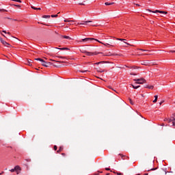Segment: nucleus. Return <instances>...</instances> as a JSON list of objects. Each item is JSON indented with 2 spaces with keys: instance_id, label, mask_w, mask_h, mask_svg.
Returning <instances> with one entry per match:
<instances>
[{
  "instance_id": "nucleus-54",
  "label": "nucleus",
  "mask_w": 175,
  "mask_h": 175,
  "mask_svg": "<svg viewBox=\"0 0 175 175\" xmlns=\"http://www.w3.org/2000/svg\"><path fill=\"white\" fill-rule=\"evenodd\" d=\"M153 65H158L157 64H153Z\"/></svg>"
},
{
  "instance_id": "nucleus-11",
  "label": "nucleus",
  "mask_w": 175,
  "mask_h": 175,
  "mask_svg": "<svg viewBox=\"0 0 175 175\" xmlns=\"http://www.w3.org/2000/svg\"><path fill=\"white\" fill-rule=\"evenodd\" d=\"M25 65H27L28 66H32V60H28L26 63Z\"/></svg>"
},
{
  "instance_id": "nucleus-38",
  "label": "nucleus",
  "mask_w": 175,
  "mask_h": 175,
  "mask_svg": "<svg viewBox=\"0 0 175 175\" xmlns=\"http://www.w3.org/2000/svg\"><path fill=\"white\" fill-rule=\"evenodd\" d=\"M68 22H69V21H68V20H64V23H68Z\"/></svg>"
},
{
  "instance_id": "nucleus-4",
  "label": "nucleus",
  "mask_w": 175,
  "mask_h": 175,
  "mask_svg": "<svg viewBox=\"0 0 175 175\" xmlns=\"http://www.w3.org/2000/svg\"><path fill=\"white\" fill-rule=\"evenodd\" d=\"M92 40H95L96 42H98V43H101L102 44H104V46H111V44H103V42L92 38H83L81 40V42H84L85 43H90V42H92Z\"/></svg>"
},
{
  "instance_id": "nucleus-22",
  "label": "nucleus",
  "mask_w": 175,
  "mask_h": 175,
  "mask_svg": "<svg viewBox=\"0 0 175 175\" xmlns=\"http://www.w3.org/2000/svg\"><path fill=\"white\" fill-rule=\"evenodd\" d=\"M62 150H64V147L60 146V147H59V149L57 150V152H58V153L61 152V151H62Z\"/></svg>"
},
{
  "instance_id": "nucleus-28",
  "label": "nucleus",
  "mask_w": 175,
  "mask_h": 175,
  "mask_svg": "<svg viewBox=\"0 0 175 175\" xmlns=\"http://www.w3.org/2000/svg\"><path fill=\"white\" fill-rule=\"evenodd\" d=\"M3 33H8V35H10V32H6V30H3Z\"/></svg>"
},
{
  "instance_id": "nucleus-5",
  "label": "nucleus",
  "mask_w": 175,
  "mask_h": 175,
  "mask_svg": "<svg viewBox=\"0 0 175 175\" xmlns=\"http://www.w3.org/2000/svg\"><path fill=\"white\" fill-rule=\"evenodd\" d=\"M82 53H83V54H86V55H98V54H102L100 52H88L87 51H83Z\"/></svg>"
},
{
  "instance_id": "nucleus-49",
  "label": "nucleus",
  "mask_w": 175,
  "mask_h": 175,
  "mask_svg": "<svg viewBox=\"0 0 175 175\" xmlns=\"http://www.w3.org/2000/svg\"><path fill=\"white\" fill-rule=\"evenodd\" d=\"M2 36H3L4 38H6L5 35L2 34Z\"/></svg>"
},
{
  "instance_id": "nucleus-16",
  "label": "nucleus",
  "mask_w": 175,
  "mask_h": 175,
  "mask_svg": "<svg viewBox=\"0 0 175 175\" xmlns=\"http://www.w3.org/2000/svg\"><path fill=\"white\" fill-rule=\"evenodd\" d=\"M105 5H106V6H110V5H114V2H111V3L105 2Z\"/></svg>"
},
{
  "instance_id": "nucleus-46",
  "label": "nucleus",
  "mask_w": 175,
  "mask_h": 175,
  "mask_svg": "<svg viewBox=\"0 0 175 175\" xmlns=\"http://www.w3.org/2000/svg\"><path fill=\"white\" fill-rule=\"evenodd\" d=\"M62 155L65 156V153H62Z\"/></svg>"
},
{
  "instance_id": "nucleus-33",
  "label": "nucleus",
  "mask_w": 175,
  "mask_h": 175,
  "mask_svg": "<svg viewBox=\"0 0 175 175\" xmlns=\"http://www.w3.org/2000/svg\"><path fill=\"white\" fill-rule=\"evenodd\" d=\"M129 102H130V103L131 104V105H133V101H132V99H129Z\"/></svg>"
},
{
  "instance_id": "nucleus-34",
  "label": "nucleus",
  "mask_w": 175,
  "mask_h": 175,
  "mask_svg": "<svg viewBox=\"0 0 175 175\" xmlns=\"http://www.w3.org/2000/svg\"><path fill=\"white\" fill-rule=\"evenodd\" d=\"M81 72L82 73H85V72H88V70H81Z\"/></svg>"
},
{
  "instance_id": "nucleus-8",
  "label": "nucleus",
  "mask_w": 175,
  "mask_h": 175,
  "mask_svg": "<svg viewBox=\"0 0 175 175\" xmlns=\"http://www.w3.org/2000/svg\"><path fill=\"white\" fill-rule=\"evenodd\" d=\"M168 122H169V124H170V122H172L171 126H175V118L172 117L170 119H169Z\"/></svg>"
},
{
  "instance_id": "nucleus-26",
  "label": "nucleus",
  "mask_w": 175,
  "mask_h": 175,
  "mask_svg": "<svg viewBox=\"0 0 175 175\" xmlns=\"http://www.w3.org/2000/svg\"><path fill=\"white\" fill-rule=\"evenodd\" d=\"M140 85L138 86H135L133 85V88H134V90H137V88H139Z\"/></svg>"
},
{
  "instance_id": "nucleus-24",
  "label": "nucleus",
  "mask_w": 175,
  "mask_h": 175,
  "mask_svg": "<svg viewBox=\"0 0 175 175\" xmlns=\"http://www.w3.org/2000/svg\"><path fill=\"white\" fill-rule=\"evenodd\" d=\"M120 157H121V158H122V159H123V160H124L125 159V158H126V156H124V154H120Z\"/></svg>"
},
{
  "instance_id": "nucleus-17",
  "label": "nucleus",
  "mask_w": 175,
  "mask_h": 175,
  "mask_svg": "<svg viewBox=\"0 0 175 175\" xmlns=\"http://www.w3.org/2000/svg\"><path fill=\"white\" fill-rule=\"evenodd\" d=\"M139 51H146L147 53H151V51L150 50H146V49H138Z\"/></svg>"
},
{
  "instance_id": "nucleus-40",
  "label": "nucleus",
  "mask_w": 175,
  "mask_h": 175,
  "mask_svg": "<svg viewBox=\"0 0 175 175\" xmlns=\"http://www.w3.org/2000/svg\"><path fill=\"white\" fill-rule=\"evenodd\" d=\"M36 70H39L40 69V67H38V68H35Z\"/></svg>"
},
{
  "instance_id": "nucleus-53",
  "label": "nucleus",
  "mask_w": 175,
  "mask_h": 175,
  "mask_svg": "<svg viewBox=\"0 0 175 175\" xmlns=\"http://www.w3.org/2000/svg\"><path fill=\"white\" fill-rule=\"evenodd\" d=\"M97 72H100V71H99V70H97Z\"/></svg>"
},
{
  "instance_id": "nucleus-14",
  "label": "nucleus",
  "mask_w": 175,
  "mask_h": 175,
  "mask_svg": "<svg viewBox=\"0 0 175 175\" xmlns=\"http://www.w3.org/2000/svg\"><path fill=\"white\" fill-rule=\"evenodd\" d=\"M148 10V12H150L152 13H159L160 12V10H154V11H152L151 10Z\"/></svg>"
},
{
  "instance_id": "nucleus-44",
  "label": "nucleus",
  "mask_w": 175,
  "mask_h": 175,
  "mask_svg": "<svg viewBox=\"0 0 175 175\" xmlns=\"http://www.w3.org/2000/svg\"><path fill=\"white\" fill-rule=\"evenodd\" d=\"M118 175H122L121 173H117Z\"/></svg>"
},
{
  "instance_id": "nucleus-50",
  "label": "nucleus",
  "mask_w": 175,
  "mask_h": 175,
  "mask_svg": "<svg viewBox=\"0 0 175 175\" xmlns=\"http://www.w3.org/2000/svg\"><path fill=\"white\" fill-rule=\"evenodd\" d=\"M3 173H5V172H1V174H3Z\"/></svg>"
},
{
  "instance_id": "nucleus-20",
  "label": "nucleus",
  "mask_w": 175,
  "mask_h": 175,
  "mask_svg": "<svg viewBox=\"0 0 175 175\" xmlns=\"http://www.w3.org/2000/svg\"><path fill=\"white\" fill-rule=\"evenodd\" d=\"M58 50L64 51V50H69V48H56Z\"/></svg>"
},
{
  "instance_id": "nucleus-41",
  "label": "nucleus",
  "mask_w": 175,
  "mask_h": 175,
  "mask_svg": "<svg viewBox=\"0 0 175 175\" xmlns=\"http://www.w3.org/2000/svg\"><path fill=\"white\" fill-rule=\"evenodd\" d=\"M162 103H163V101H161V102L159 103L160 106H161V105H162Z\"/></svg>"
},
{
  "instance_id": "nucleus-3",
  "label": "nucleus",
  "mask_w": 175,
  "mask_h": 175,
  "mask_svg": "<svg viewBox=\"0 0 175 175\" xmlns=\"http://www.w3.org/2000/svg\"><path fill=\"white\" fill-rule=\"evenodd\" d=\"M36 61H40V62H42V66H56V65H55L54 61L51 62H46L44 61L43 59L42 58H37L36 59Z\"/></svg>"
},
{
  "instance_id": "nucleus-23",
  "label": "nucleus",
  "mask_w": 175,
  "mask_h": 175,
  "mask_svg": "<svg viewBox=\"0 0 175 175\" xmlns=\"http://www.w3.org/2000/svg\"><path fill=\"white\" fill-rule=\"evenodd\" d=\"M159 13H161V14H167V12L161 11V10H160V12Z\"/></svg>"
},
{
  "instance_id": "nucleus-12",
  "label": "nucleus",
  "mask_w": 175,
  "mask_h": 175,
  "mask_svg": "<svg viewBox=\"0 0 175 175\" xmlns=\"http://www.w3.org/2000/svg\"><path fill=\"white\" fill-rule=\"evenodd\" d=\"M144 87H145V88H149V90H154L153 85L149 86L148 85H145Z\"/></svg>"
},
{
  "instance_id": "nucleus-15",
  "label": "nucleus",
  "mask_w": 175,
  "mask_h": 175,
  "mask_svg": "<svg viewBox=\"0 0 175 175\" xmlns=\"http://www.w3.org/2000/svg\"><path fill=\"white\" fill-rule=\"evenodd\" d=\"M14 170L16 172H17L18 170H21V167H20V166H18V165H16V166L14 167Z\"/></svg>"
},
{
  "instance_id": "nucleus-55",
  "label": "nucleus",
  "mask_w": 175,
  "mask_h": 175,
  "mask_svg": "<svg viewBox=\"0 0 175 175\" xmlns=\"http://www.w3.org/2000/svg\"><path fill=\"white\" fill-rule=\"evenodd\" d=\"M12 38H15V37H13V36H12Z\"/></svg>"
},
{
  "instance_id": "nucleus-43",
  "label": "nucleus",
  "mask_w": 175,
  "mask_h": 175,
  "mask_svg": "<svg viewBox=\"0 0 175 175\" xmlns=\"http://www.w3.org/2000/svg\"><path fill=\"white\" fill-rule=\"evenodd\" d=\"M105 170H110V168H105Z\"/></svg>"
},
{
  "instance_id": "nucleus-30",
  "label": "nucleus",
  "mask_w": 175,
  "mask_h": 175,
  "mask_svg": "<svg viewBox=\"0 0 175 175\" xmlns=\"http://www.w3.org/2000/svg\"><path fill=\"white\" fill-rule=\"evenodd\" d=\"M13 5H14V6H16V8H21V6L20 5L14 4Z\"/></svg>"
},
{
  "instance_id": "nucleus-32",
  "label": "nucleus",
  "mask_w": 175,
  "mask_h": 175,
  "mask_svg": "<svg viewBox=\"0 0 175 175\" xmlns=\"http://www.w3.org/2000/svg\"><path fill=\"white\" fill-rule=\"evenodd\" d=\"M0 12H7V10L5 9H0Z\"/></svg>"
},
{
  "instance_id": "nucleus-18",
  "label": "nucleus",
  "mask_w": 175,
  "mask_h": 175,
  "mask_svg": "<svg viewBox=\"0 0 175 175\" xmlns=\"http://www.w3.org/2000/svg\"><path fill=\"white\" fill-rule=\"evenodd\" d=\"M63 38L64 39H68V40H72V38H70V36H63Z\"/></svg>"
},
{
  "instance_id": "nucleus-37",
  "label": "nucleus",
  "mask_w": 175,
  "mask_h": 175,
  "mask_svg": "<svg viewBox=\"0 0 175 175\" xmlns=\"http://www.w3.org/2000/svg\"><path fill=\"white\" fill-rule=\"evenodd\" d=\"M25 161H27V162H31V159H25Z\"/></svg>"
},
{
  "instance_id": "nucleus-31",
  "label": "nucleus",
  "mask_w": 175,
  "mask_h": 175,
  "mask_svg": "<svg viewBox=\"0 0 175 175\" xmlns=\"http://www.w3.org/2000/svg\"><path fill=\"white\" fill-rule=\"evenodd\" d=\"M10 172H11L12 173H14V172H16V170H14V169L10 170Z\"/></svg>"
},
{
  "instance_id": "nucleus-29",
  "label": "nucleus",
  "mask_w": 175,
  "mask_h": 175,
  "mask_svg": "<svg viewBox=\"0 0 175 175\" xmlns=\"http://www.w3.org/2000/svg\"><path fill=\"white\" fill-rule=\"evenodd\" d=\"M51 17H58V14H52Z\"/></svg>"
},
{
  "instance_id": "nucleus-42",
  "label": "nucleus",
  "mask_w": 175,
  "mask_h": 175,
  "mask_svg": "<svg viewBox=\"0 0 175 175\" xmlns=\"http://www.w3.org/2000/svg\"><path fill=\"white\" fill-rule=\"evenodd\" d=\"M170 53H175V51H170Z\"/></svg>"
},
{
  "instance_id": "nucleus-39",
  "label": "nucleus",
  "mask_w": 175,
  "mask_h": 175,
  "mask_svg": "<svg viewBox=\"0 0 175 175\" xmlns=\"http://www.w3.org/2000/svg\"><path fill=\"white\" fill-rule=\"evenodd\" d=\"M131 75H133V76H136V74H134V73H131Z\"/></svg>"
},
{
  "instance_id": "nucleus-45",
  "label": "nucleus",
  "mask_w": 175,
  "mask_h": 175,
  "mask_svg": "<svg viewBox=\"0 0 175 175\" xmlns=\"http://www.w3.org/2000/svg\"><path fill=\"white\" fill-rule=\"evenodd\" d=\"M165 121H168L169 122V119H165Z\"/></svg>"
},
{
  "instance_id": "nucleus-10",
  "label": "nucleus",
  "mask_w": 175,
  "mask_h": 175,
  "mask_svg": "<svg viewBox=\"0 0 175 175\" xmlns=\"http://www.w3.org/2000/svg\"><path fill=\"white\" fill-rule=\"evenodd\" d=\"M118 40H120L121 42H124V43H125V44H127L128 46H131V44L128 43V42H126L125 39H122V38H118Z\"/></svg>"
},
{
  "instance_id": "nucleus-6",
  "label": "nucleus",
  "mask_w": 175,
  "mask_h": 175,
  "mask_svg": "<svg viewBox=\"0 0 175 175\" xmlns=\"http://www.w3.org/2000/svg\"><path fill=\"white\" fill-rule=\"evenodd\" d=\"M134 81L135 82V84H144V83H146L147 81L144 79V78L134 79Z\"/></svg>"
},
{
  "instance_id": "nucleus-21",
  "label": "nucleus",
  "mask_w": 175,
  "mask_h": 175,
  "mask_svg": "<svg viewBox=\"0 0 175 175\" xmlns=\"http://www.w3.org/2000/svg\"><path fill=\"white\" fill-rule=\"evenodd\" d=\"M141 65H144L145 66H147V65H148V64L147 62H142Z\"/></svg>"
},
{
  "instance_id": "nucleus-51",
  "label": "nucleus",
  "mask_w": 175,
  "mask_h": 175,
  "mask_svg": "<svg viewBox=\"0 0 175 175\" xmlns=\"http://www.w3.org/2000/svg\"><path fill=\"white\" fill-rule=\"evenodd\" d=\"M127 159H129V157H126Z\"/></svg>"
},
{
  "instance_id": "nucleus-25",
  "label": "nucleus",
  "mask_w": 175,
  "mask_h": 175,
  "mask_svg": "<svg viewBox=\"0 0 175 175\" xmlns=\"http://www.w3.org/2000/svg\"><path fill=\"white\" fill-rule=\"evenodd\" d=\"M44 18H50V15H44L43 16Z\"/></svg>"
},
{
  "instance_id": "nucleus-13",
  "label": "nucleus",
  "mask_w": 175,
  "mask_h": 175,
  "mask_svg": "<svg viewBox=\"0 0 175 175\" xmlns=\"http://www.w3.org/2000/svg\"><path fill=\"white\" fill-rule=\"evenodd\" d=\"M31 9H33V10H41L42 8H36L33 5L31 6Z\"/></svg>"
},
{
  "instance_id": "nucleus-2",
  "label": "nucleus",
  "mask_w": 175,
  "mask_h": 175,
  "mask_svg": "<svg viewBox=\"0 0 175 175\" xmlns=\"http://www.w3.org/2000/svg\"><path fill=\"white\" fill-rule=\"evenodd\" d=\"M89 66H91L92 65H101V66H114V64L113 63H109L107 62H96V63H88V64Z\"/></svg>"
},
{
  "instance_id": "nucleus-19",
  "label": "nucleus",
  "mask_w": 175,
  "mask_h": 175,
  "mask_svg": "<svg viewBox=\"0 0 175 175\" xmlns=\"http://www.w3.org/2000/svg\"><path fill=\"white\" fill-rule=\"evenodd\" d=\"M158 100V96H154V100H153V103H157V101Z\"/></svg>"
},
{
  "instance_id": "nucleus-47",
  "label": "nucleus",
  "mask_w": 175,
  "mask_h": 175,
  "mask_svg": "<svg viewBox=\"0 0 175 175\" xmlns=\"http://www.w3.org/2000/svg\"><path fill=\"white\" fill-rule=\"evenodd\" d=\"M20 172H18V171L16 172V174H19Z\"/></svg>"
},
{
  "instance_id": "nucleus-56",
  "label": "nucleus",
  "mask_w": 175,
  "mask_h": 175,
  "mask_svg": "<svg viewBox=\"0 0 175 175\" xmlns=\"http://www.w3.org/2000/svg\"><path fill=\"white\" fill-rule=\"evenodd\" d=\"M2 174L0 173V175H1Z\"/></svg>"
},
{
  "instance_id": "nucleus-1",
  "label": "nucleus",
  "mask_w": 175,
  "mask_h": 175,
  "mask_svg": "<svg viewBox=\"0 0 175 175\" xmlns=\"http://www.w3.org/2000/svg\"><path fill=\"white\" fill-rule=\"evenodd\" d=\"M148 172H150V175H166L167 173L166 170L162 168H152Z\"/></svg>"
},
{
  "instance_id": "nucleus-48",
  "label": "nucleus",
  "mask_w": 175,
  "mask_h": 175,
  "mask_svg": "<svg viewBox=\"0 0 175 175\" xmlns=\"http://www.w3.org/2000/svg\"><path fill=\"white\" fill-rule=\"evenodd\" d=\"M136 6H140V5L139 4H136Z\"/></svg>"
},
{
  "instance_id": "nucleus-27",
  "label": "nucleus",
  "mask_w": 175,
  "mask_h": 175,
  "mask_svg": "<svg viewBox=\"0 0 175 175\" xmlns=\"http://www.w3.org/2000/svg\"><path fill=\"white\" fill-rule=\"evenodd\" d=\"M13 1L14 2H18L19 3H21V0H11Z\"/></svg>"
},
{
  "instance_id": "nucleus-7",
  "label": "nucleus",
  "mask_w": 175,
  "mask_h": 175,
  "mask_svg": "<svg viewBox=\"0 0 175 175\" xmlns=\"http://www.w3.org/2000/svg\"><path fill=\"white\" fill-rule=\"evenodd\" d=\"M0 42L5 46V47H9L10 46V44L8 43L6 41L3 40L2 38L0 37Z\"/></svg>"
},
{
  "instance_id": "nucleus-35",
  "label": "nucleus",
  "mask_w": 175,
  "mask_h": 175,
  "mask_svg": "<svg viewBox=\"0 0 175 175\" xmlns=\"http://www.w3.org/2000/svg\"><path fill=\"white\" fill-rule=\"evenodd\" d=\"M79 5H85V4L84 3H79Z\"/></svg>"
},
{
  "instance_id": "nucleus-36",
  "label": "nucleus",
  "mask_w": 175,
  "mask_h": 175,
  "mask_svg": "<svg viewBox=\"0 0 175 175\" xmlns=\"http://www.w3.org/2000/svg\"><path fill=\"white\" fill-rule=\"evenodd\" d=\"M53 148H54L55 151H57V146H54Z\"/></svg>"
},
{
  "instance_id": "nucleus-9",
  "label": "nucleus",
  "mask_w": 175,
  "mask_h": 175,
  "mask_svg": "<svg viewBox=\"0 0 175 175\" xmlns=\"http://www.w3.org/2000/svg\"><path fill=\"white\" fill-rule=\"evenodd\" d=\"M88 23H92V21H82L81 23H78V25H88Z\"/></svg>"
},
{
  "instance_id": "nucleus-52",
  "label": "nucleus",
  "mask_w": 175,
  "mask_h": 175,
  "mask_svg": "<svg viewBox=\"0 0 175 175\" xmlns=\"http://www.w3.org/2000/svg\"><path fill=\"white\" fill-rule=\"evenodd\" d=\"M144 175H148V174H144Z\"/></svg>"
}]
</instances>
